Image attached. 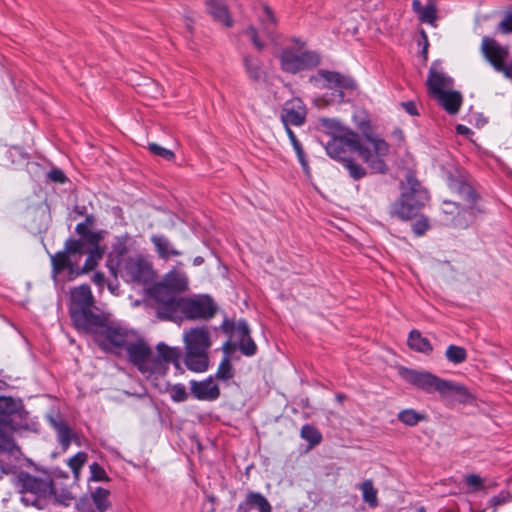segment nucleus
Masks as SVG:
<instances>
[{"label":"nucleus","instance_id":"nucleus-26","mask_svg":"<svg viewBox=\"0 0 512 512\" xmlns=\"http://www.w3.org/2000/svg\"><path fill=\"white\" fill-rule=\"evenodd\" d=\"M75 232L79 235L77 240L82 242V247H85V245L101 242L107 234L106 230L99 229L93 231L90 227L82 223H78L76 225Z\"/></svg>","mask_w":512,"mask_h":512},{"label":"nucleus","instance_id":"nucleus-34","mask_svg":"<svg viewBox=\"0 0 512 512\" xmlns=\"http://www.w3.org/2000/svg\"><path fill=\"white\" fill-rule=\"evenodd\" d=\"M341 163L353 180H360L367 175L366 169L351 157L346 158Z\"/></svg>","mask_w":512,"mask_h":512},{"label":"nucleus","instance_id":"nucleus-59","mask_svg":"<svg viewBox=\"0 0 512 512\" xmlns=\"http://www.w3.org/2000/svg\"><path fill=\"white\" fill-rule=\"evenodd\" d=\"M82 224H85L87 225L88 227H92L95 223V217L94 215L90 214V215H87L84 219V221L81 222Z\"/></svg>","mask_w":512,"mask_h":512},{"label":"nucleus","instance_id":"nucleus-25","mask_svg":"<svg viewBox=\"0 0 512 512\" xmlns=\"http://www.w3.org/2000/svg\"><path fill=\"white\" fill-rule=\"evenodd\" d=\"M185 364L194 372H204L208 368L209 359L207 351L186 350Z\"/></svg>","mask_w":512,"mask_h":512},{"label":"nucleus","instance_id":"nucleus-29","mask_svg":"<svg viewBox=\"0 0 512 512\" xmlns=\"http://www.w3.org/2000/svg\"><path fill=\"white\" fill-rule=\"evenodd\" d=\"M407 344L410 349L426 355L430 354L433 351V347L429 339L423 337L418 330H412L409 333Z\"/></svg>","mask_w":512,"mask_h":512},{"label":"nucleus","instance_id":"nucleus-46","mask_svg":"<svg viewBox=\"0 0 512 512\" xmlns=\"http://www.w3.org/2000/svg\"><path fill=\"white\" fill-rule=\"evenodd\" d=\"M430 229L429 219L420 215V217L412 224V231L415 236H423Z\"/></svg>","mask_w":512,"mask_h":512},{"label":"nucleus","instance_id":"nucleus-12","mask_svg":"<svg viewBox=\"0 0 512 512\" xmlns=\"http://www.w3.org/2000/svg\"><path fill=\"white\" fill-rule=\"evenodd\" d=\"M319 80H323L325 82V87L337 89L335 95L338 102H342L344 100L345 95L343 90H354L357 88V84L352 77L336 71L321 69L316 75H313L310 78L311 82H317Z\"/></svg>","mask_w":512,"mask_h":512},{"label":"nucleus","instance_id":"nucleus-36","mask_svg":"<svg viewBox=\"0 0 512 512\" xmlns=\"http://www.w3.org/2000/svg\"><path fill=\"white\" fill-rule=\"evenodd\" d=\"M320 123L331 137H336L344 132L352 131L351 129L344 127L341 122L336 119L322 118L320 119Z\"/></svg>","mask_w":512,"mask_h":512},{"label":"nucleus","instance_id":"nucleus-57","mask_svg":"<svg viewBox=\"0 0 512 512\" xmlns=\"http://www.w3.org/2000/svg\"><path fill=\"white\" fill-rule=\"evenodd\" d=\"M456 132L459 135H464V136H469V135L473 134L472 130L463 124H458L456 126Z\"/></svg>","mask_w":512,"mask_h":512},{"label":"nucleus","instance_id":"nucleus-37","mask_svg":"<svg viewBox=\"0 0 512 512\" xmlns=\"http://www.w3.org/2000/svg\"><path fill=\"white\" fill-rule=\"evenodd\" d=\"M363 500L370 506L376 507L378 505L377 490L374 488L371 480H366L360 485Z\"/></svg>","mask_w":512,"mask_h":512},{"label":"nucleus","instance_id":"nucleus-27","mask_svg":"<svg viewBox=\"0 0 512 512\" xmlns=\"http://www.w3.org/2000/svg\"><path fill=\"white\" fill-rule=\"evenodd\" d=\"M412 9L422 23L430 25L435 24L437 19V8L433 2H428L423 6L420 0H413Z\"/></svg>","mask_w":512,"mask_h":512},{"label":"nucleus","instance_id":"nucleus-50","mask_svg":"<svg viewBox=\"0 0 512 512\" xmlns=\"http://www.w3.org/2000/svg\"><path fill=\"white\" fill-rule=\"evenodd\" d=\"M90 472H91L92 480H95V481L108 480L105 470L97 463H93L90 465Z\"/></svg>","mask_w":512,"mask_h":512},{"label":"nucleus","instance_id":"nucleus-4","mask_svg":"<svg viewBox=\"0 0 512 512\" xmlns=\"http://www.w3.org/2000/svg\"><path fill=\"white\" fill-rule=\"evenodd\" d=\"M87 246V257L83 266H80L84 253L82 242L76 240V238H68L64 243L63 251L50 255L52 274L56 276L63 271H67L70 276L76 277L95 270L105 255L106 246L101 245V242Z\"/></svg>","mask_w":512,"mask_h":512},{"label":"nucleus","instance_id":"nucleus-23","mask_svg":"<svg viewBox=\"0 0 512 512\" xmlns=\"http://www.w3.org/2000/svg\"><path fill=\"white\" fill-rule=\"evenodd\" d=\"M206 6L213 19L225 27H231L233 20L224 0H206Z\"/></svg>","mask_w":512,"mask_h":512},{"label":"nucleus","instance_id":"nucleus-58","mask_svg":"<svg viewBox=\"0 0 512 512\" xmlns=\"http://www.w3.org/2000/svg\"><path fill=\"white\" fill-rule=\"evenodd\" d=\"M284 127H285V131L287 133V136L290 140L291 145H294L295 143L299 142V140L297 139L295 133L290 128V126H284Z\"/></svg>","mask_w":512,"mask_h":512},{"label":"nucleus","instance_id":"nucleus-51","mask_svg":"<svg viewBox=\"0 0 512 512\" xmlns=\"http://www.w3.org/2000/svg\"><path fill=\"white\" fill-rule=\"evenodd\" d=\"M466 484L473 487L474 490H479L483 487V480L476 474L466 476Z\"/></svg>","mask_w":512,"mask_h":512},{"label":"nucleus","instance_id":"nucleus-15","mask_svg":"<svg viewBox=\"0 0 512 512\" xmlns=\"http://www.w3.org/2000/svg\"><path fill=\"white\" fill-rule=\"evenodd\" d=\"M482 51L485 58L490 62L496 71L506 72L507 65L504 64L508 49L501 46L495 39L484 37L482 40Z\"/></svg>","mask_w":512,"mask_h":512},{"label":"nucleus","instance_id":"nucleus-43","mask_svg":"<svg viewBox=\"0 0 512 512\" xmlns=\"http://www.w3.org/2000/svg\"><path fill=\"white\" fill-rule=\"evenodd\" d=\"M292 147L297 155V159L302 167L304 174L309 177L311 175V170H310L307 156L302 147V144L299 141V142L295 143L294 145H292Z\"/></svg>","mask_w":512,"mask_h":512},{"label":"nucleus","instance_id":"nucleus-47","mask_svg":"<svg viewBox=\"0 0 512 512\" xmlns=\"http://www.w3.org/2000/svg\"><path fill=\"white\" fill-rule=\"evenodd\" d=\"M86 462V454L79 452L73 458L69 460V466L74 473L75 478H78L81 467Z\"/></svg>","mask_w":512,"mask_h":512},{"label":"nucleus","instance_id":"nucleus-24","mask_svg":"<svg viewBox=\"0 0 512 512\" xmlns=\"http://www.w3.org/2000/svg\"><path fill=\"white\" fill-rule=\"evenodd\" d=\"M150 241L154 245L158 256L163 260H168L172 256L182 255V252L175 249L165 235H152Z\"/></svg>","mask_w":512,"mask_h":512},{"label":"nucleus","instance_id":"nucleus-1","mask_svg":"<svg viewBox=\"0 0 512 512\" xmlns=\"http://www.w3.org/2000/svg\"><path fill=\"white\" fill-rule=\"evenodd\" d=\"M95 310L97 308L88 284L71 290L69 314L75 328L90 335L103 351L120 355L131 340L130 332Z\"/></svg>","mask_w":512,"mask_h":512},{"label":"nucleus","instance_id":"nucleus-61","mask_svg":"<svg viewBox=\"0 0 512 512\" xmlns=\"http://www.w3.org/2000/svg\"><path fill=\"white\" fill-rule=\"evenodd\" d=\"M505 75L512 80V61L507 65Z\"/></svg>","mask_w":512,"mask_h":512},{"label":"nucleus","instance_id":"nucleus-19","mask_svg":"<svg viewBox=\"0 0 512 512\" xmlns=\"http://www.w3.org/2000/svg\"><path fill=\"white\" fill-rule=\"evenodd\" d=\"M441 399L447 402L468 404L473 402L474 397L464 385L446 380L441 394Z\"/></svg>","mask_w":512,"mask_h":512},{"label":"nucleus","instance_id":"nucleus-13","mask_svg":"<svg viewBox=\"0 0 512 512\" xmlns=\"http://www.w3.org/2000/svg\"><path fill=\"white\" fill-rule=\"evenodd\" d=\"M124 276L128 281L146 284L152 280V265L142 256L129 257L123 266Z\"/></svg>","mask_w":512,"mask_h":512},{"label":"nucleus","instance_id":"nucleus-31","mask_svg":"<svg viewBox=\"0 0 512 512\" xmlns=\"http://www.w3.org/2000/svg\"><path fill=\"white\" fill-rule=\"evenodd\" d=\"M397 419L405 426L413 427L420 422L427 420V415L424 412L417 411L412 408L403 409L398 412Z\"/></svg>","mask_w":512,"mask_h":512},{"label":"nucleus","instance_id":"nucleus-28","mask_svg":"<svg viewBox=\"0 0 512 512\" xmlns=\"http://www.w3.org/2000/svg\"><path fill=\"white\" fill-rule=\"evenodd\" d=\"M243 65L245 72L252 81L259 82L264 79L265 71L258 58L246 54L243 56Z\"/></svg>","mask_w":512,"mask_h":512},{"label":"nucleus","instance_id":"nucleus-7","mask_svg":"<svg viewBox=\"0 0 512 512\" xmlns=\"http://www.w3.org/2000/svg\"><path fill=\"white\" fill-rule=\"evenodd\" d=\"M217 312V306L211 296L198 294L183 297L175 303L159 320L181 323L183 320H208Z\"/></svg>","mask_w":512,"mask_h":512},{"label":"nucleus","instance_id":"nucleus-32","mask_svg":"<svg viewBox=\"0 0 512 512\" xmlns=\"http://www.w3.org/2000/svg\"><path fill=\"white\" fill-rule=\"evenodd\" d=\"M260 8H261V12L258 14V20H259L262 28L265 31L269 32L277 26L278 19L275 15L274 11L268 4L262 3L260 5Z\"/></svg>","mask_w":512,"mask_h":512},{"label":"nucleus","instance_id":"nucleus-60","mask_svg":"<svg viewBox=\"0 0 512 512\" xmlns=\"http://www.w3.org/2000/svg\"><path fill=\"white\" fill-rule=\"evenodd\" d=\"M203 262H204V258L201 256H197L193 259L194 266H200L201 264H203Z\"/></svg>","mask_w":512,"mask_h":512},{"label":"nucleus","instance_id":"nucleus-30","mask_svg":"<svg viewBox=\"0 0 512 512\" xmlns=\"http://www.w3.org/2000/svg\"><path fill=\"white\" fill-rule=\"evenodd\" d=\"M55 427L59 443L63 448H67L72 443L78 446L81 445L80 438L77 436L76 433L72 431V429L68 425L60 422L57 423Z\"/></svg>","mask_w":512,"mask_h":512},{"label":"nucleus","instance_id":"nucleus-56","mask_svg":"<svg viewBox=\"0 0 512 512\" xmlns=\"http://www.w3.org/2000/svg\"><path fill=\"white\" fill-rule=\"evenodd\" d=\"M92 281L98 287H100V288L103 287L104 283H105V275H104V273H102L100 271L95 272L93 277H92Z\"/></svg>","mask_w":512,"mask_h":512},{"label":"nucleus","instance_id":"nucleus-40","mask_svg":"<svg viewBox=\"0 0 512 512\" xmlns=\"http://www.w3.org/2000/svg\"><path fill=\"white\" fill-rule=\"evenodd\" d=\"M234 376L232 364L227 356L220 362L215 377L222 381H228Z\"/></svg>","mask_w":512,"mask_h":512},{"label":"nucleus","instance_id":"nucleus-20","mask_svg":"<svg viewBox=\"0 0 512 512\" xmlns=\"http://www.w3.org/2000/svg\"><path fill=\"white\" fill-rule=\"evenodd\" d=\"M22 491L37 495H46L52 492V481L48 476L38 478L29 474H21L19 477Z\"/></svg>","mask_w":512,"mask_h":512},{"label":"nucleus","instance_id":"nucleus-10","mask_svg":"<svg viewBox=\"0 0 512 512\" xmlns=\"http://www.w3.org/2000/svg\"><path fill=\"white\" fill-rule=\"evenodd\" d=\"M399 374L404 381L417 389L427 394L438 393L441 397L446 379L428 371H418L406 367L400 368Z\"/></svg>","mask_w":512,"mask_h":512},{"label":"nucleus","instance_id":"nucleus-39","mask_svg":"<svg viewBox=\"0 0 512 512\" xmlns=\"http://www.w3.org/2000/svg\"><path fill=\"white\" fill-rule=\"evenodd\" d=\"M109 491L103 488H97L94 492H92V499L99 510V512L106 511L110 502L108 500Z\"/></svg>","mask_w":512,"mask_h":512},{"label":"nucleus","instance_id":"nucleus-42","mask_svg":"<svg viewBox=\"0 0 512 512\" xmlns=\"http://www.w3.org/2000/svg\"><path fill=\"white\" fill-rule=\"evenodd\" d=\"M224 326L226 332L236 331L238 334V339L250 335V328L244 319H240L236 324L225 323Z\"/></svg>","mask_w":512,"mask_h":512},{"label":"nucleus","instance_id":"nucleus-33","mask_svg":"<svg viewBox=\"0 0 512 512\" xmlns=\"http://www.w3.org/2000/svg\"><path fill=\"white\" fill-rule=\"evenodd\" d=\"M300 436L308 443L309 448L319 445L322 441L321 432L311 424H305L302 426Z\"/></svg>","mask_w":512,"mask_h":512},{"label":"nucleus","instance_id":"nucleus-48","mask_svg":"<svg viewBox=\"0 0 512 512\" xmlns=\"http://www.w3.org/2000/svg\"><path fill=\"white\" fill-rule=\"evenodd\" d=\"M244 33L250 38L257 50L262 51L265 48V43L259 39L258 31L254 26H249Z\"/></svg>","mask_w":512,"mask_h":512},{"label":"nucleus","instance_id":"nucleus-3","mask_svg":"<svg viewBox=\"0 0 512 512\" xmlns=\"http://www.w3.org/2000/svg\"><path fill=\"white\" fill-rule=\"evenodd\" d=\"M367 140L372 145L373 150L361 143L358 133L347 131L336 137H331L325 144V150L329 157L339 162L348 158V152H357L372 173H386L388 166L384 157L389 153V144L379 136H367Z\"/></svg>","mask_w":512,"mask_h":512},{"label":"nucleus","instance_id":"nucleus-17","mask_svg":"<svg viewBox=\"0 0 512 512\" xmlns=\"http://www.w3.org/2000/svg\"><path fill=\"white\" fill-rule=\"evenodd\" d=\"M129 239L130 236L127 233L118 235L114 239L111 251L107 254L106 260V267L112 274H116V272L120 269L124 257L128 253Z\"/></svg>","mask_w":512,"mask_h":512},{"label":"nucleus","instance_id":"nucleus-55","mask_svg":"<svg viewBox=\"0 0 512 512\" xmlns=\"http://www.w3.org/2000/svg\"><path fill=\"white\" fill-rule=\"evenodd\" d=\"M401 107L405 110V112L411 116H418L419 112L414 101H406L400 103Z\"/></svg>","mask_w":512,"mask_h":512},{"label":"nucleus","instance_id":"nucleus-52","mask_svg":"<svg viewBox=\"0 0 512 512\" xmlns=\"http://www.w3.org/2000/svg\"><path fill=\"white\" fill-rule=\"evenodd\" d=\"M499 29L504 34L512 33V13H508L499 23Z\"/></svg>","mask_w":512,"mask_h":512},{"label":"nucleus","instance_id":"nucleus-64","mask_svg":"<svg viewBox=\"0 0 512 512\" xmlns=\"http://www.w3.org/2000/svg\"><path fill=\"white\" fill-rule=\"evenodd\" d=\"M336 399H337V401H338V402H342V401L345 399V396H344V395H342V394H338V395L336 396Z\"/></svg>","mask_w":512,"mask_h":512},{"label":"nucleus","instance_id":"nucleus-21","mask_svg":"<svg viewBox=\"0 0 512 512\" xmlns=\"http://www.w3.org/2000/svg\"><path fill=\"white\" fill-rule=\"evenodd\" d=\"M186 350L208 351L211 346L209 331L206 327L191 329L185 334Z\"/></svg>","mask_w":512,"mask_h":512},{"label":"nucleus","instance_id":"nucleus-53","mask_svg":"<svg viewBox=\"0 0 512 512\" xmlns=\"http://www.w3.org/2000/svg\"><path fill=\"white\" fill-rule=\"evenodd\" d=\"M48 177L53 181L57 183H64L66 181V176L63 173L62 170L58 168H54L49 171Z\"/></svg>","mask_w":512,"mask_h":512},{"label":"nucleus","instance_id":"nucleus-41","mask_svg":"<svg viewBox=\"0 0 512 512\" xmlns=\"http://www.w3.org/2000/svg\"><path fill=\"white\" fill-rule=\"evenodd\" d=\"M238 348L247 357L254 356L257 353V345L250 335L238 340Z\"/></svg>","mask_w":512,"mask_h":512},{"label":"nucleus","instance_id":"nucleus-5","mask_svg":"<svg viewBox=\"0 0 512 512\" xmlns=\"http://www.w3.org/2000/svg\"><path fill=\"white\" fill-rule=\"evenodd\" d=\"M188 287L189 278L187 274L176 267L168 271L161 281L153 284L148 289V301L156 317L159 319L180 298H183L184 296H181V294L187 291Z\"/></svg>","mask_w":512,"mask_h":512},{"label":"nucleus","instance_id":"nucleus-2","mask_svg":"<svg viewBox=\"0 0 512 512\" xmlns=\"http://www.w3.org/2000/svg\"><path fill=\"white\" fill-rule=\"evenodd\" d=\"M125 351L129 362L159 389L161 384L156 381L166 375L169 365L173 364L176 368H180L181 349L170 347L162 342L157 344L156 354L152 353L149 345L142 339L130 340Z\"/></svg>","mask_w":512,"mask_h":512},{"label":"nucleus","instance_id":"nucleus-22","mask_svg":"<svg viewBox=\"0 0 512 512\" xmlns=\"http://www.w3.org/2000/svg\"><path fill=\"white\" fill-rule=\"evenodd\" d=\"M438 104L451 115H455L459 112L463 102V97L459 91L446 90L433 97Z\"/></svg>","mask_w":512,"mask_h":512},{"label":"nucleus","instance_id":"nucleus-16","mask_svg":"<svg viewBox=\"0 0 512 512\" xmlns=\"http://www.w3.org/2000/svg\"><path fill=\"white\" fill-rule=\"evenodd\" d=\"M189 386L191 395L199 401L212 402L217 400L220 396L219 385L212 376L201 381L191 380Z\"/></svg>","mask_w":512,"mask_h":512},{"label":"nucleus","instance_id":"nucleus-63","mask_svg":"<svg viewBox=\"0 0 512 512\" xmlns=\"http://www.w3.org/2000/svg\"><path fill=\"white\" fill-rule=\"evenodd\" d=\"M223 350L226 354H229L231 351H230V344L227 342L224 347H223Z\"/></svg>","mask_w":512,"mask_h":512},{"label":"nucleus","instance_id":"nucleus-11","mask_svg":"<svg viewBox=\"0 0 512 512\" xmlns=\"http://www.w3.org/2000/svg\"><path fill=\"white\" fill-rule=\"evenodd\" d=\"M17 411L12 397L0 396V448H19L13 441L15 428L10 416Z\"/></svg>","mask_w":512,"mask_h":512},{"label":"nucleus","instance_id":"nucleus-6","mask_svg":"<svg viewBox=\"0 0 512 512\" xmlns=\"http://www.w3.org/2000/svg\"><path fill=\"white\" fill-rule=\"evenodd\" d=\"M400 190V197L390 205L389 214L391 217L408 221L417 216L429 201L430 195L411 172L407 173L405 181L401 182Z\"/></svg>","mask_w":512,"mask_h":512},{"label":"nucleus","instance_id":"nucleus-9","mask_svg":"<svg viewBox=\"0 0 512 512\" xmlns=\"http://www.w3.org/2000/svg\"><path fill=\"white\" fill-rule=\"evenodd\" d=\"M279 60L284 72L296 74L317 67L321 62V56L316 51L284 48Z\"/></svg>","mask_w":512,"mask_h":512},{"label":"nucleus","instance_id":"nucleus-35","mask_svg":"<svg viewBox=\"0 0 512 512\" xmlns=\"http://www.w3.org/2000/svg\"><path fill=\"white\" fill-rule=\"evenodd\" d=\"M247 503L252 507L256 508L259 512H271L272 507L268 500L260 493L250 492L247 495Z\"/></svg>","mask_w":512,"mask_h":512},{"label":"nucleus","instance_id":"nucleus-54","mask_svg":"<svg viewBox=\"0 0 512 512\" xmlns=\"http://www.w3.org/2000/svg\"><path fill=\"white\" fill-rule=\"evenodd\" d=\"M510 500V495L508 493H500L497 496H494L490 499V504L494 507L500 506L502 504L507 503Z\"/></svg>","mask_w":512,"mask_h":512},{"label":"nucleus","instance_id":"nucleus-38","mask_svg":"<svg viewBox=\"0 0 512 512\" xmlns=\"http://www.w3.org/2000/svg\"><path fill=\"white\" fill-rule=\"evenodd\" d=\"M445 356L447 360L453 364H461L467 359L465 348L456 345H449L446 349Z\"/></svg>","mask_w":512,"mask_h":512},{"label":"nucleus","instance_id":"nucleus-18","mask_svg":"<svg viewBox=\"0 0 512 512\" xmlns=\"http://www.w3.org/2000/svg\"><path fill=\"white\" fill-rule=\"evenodd\" d=\"M426 84L429 94L434 97L446 90H450L454 85V81L450 76L446 75L443 71L436 69L433 65L429 69Z\"/></svg>","mask_w":512,"mask_h":512},{"label":"nucleus","instance_id":"nucleus-49","mask_svg":"<svg viewBox=\"0 0 512 512\" xmlns=\"http://www.w3.org/2000/svg\"><path fill=\"white\" fill-rule=\"evenodd\" d=\"M51 493L54 494L56 502L63 506H70L72 504V502L74 501L73 495L66 490L57 492L52 488Z\"/></svg>","mask_w":512,"mask_h":512},{"label":"nucleus","instance_id":"nucleus-8","mask_svg":"<svg viewBox=\"0 0 512 512\" xmlns=\"http://www.w3.org/2000/svg\"><path fill=\"white\" fill-rule=\"evenodd\" d=\"M449 188L467 203L466 207L460 209L456 202L444 200L443 213L451 215V225L455 228H467L475 218L477 194L471 185L461 180H451Z\"/></svg>","mask_w":512,"mask_h":512},{"label":"nucleus","instance_id":"nucleus-44","mask_svg":"<svg viewBox=\"0 0 512 512\" xmlns=\"http://www.w3.org/2000/svg\"><path fill=\"white\" fill-rule=\"evenodd\" d=\"M169 393L174 402H184L188 399L186 387L181 383L172 385L169 389Z\"/></svg>","mask_w":512,"mask_h":512},{"label":"nucleus","instance_id":"nucleus-14","mask_svg":"<svg viewBox=\"0 0 512 512\" xmlns=\"http://www.w3.org/2000/svg\"><path fill=\"white\" fill-rule=\"evenodd\" d=\"M307 109L300 98H293L284 103L281 109V121L284 126H302L306 122Z\"/></svg>","mask_w":512,"mask_h":512},{"label":"nucleus","instance_id":"nucleus-62","mask_svg":"<svg viewBox=\"0 0 512 512\" xmlns=\"http://www.w3.org/2000/svg\"><path fill=\"white\" fill-rule=\"evenodd\" d=\"M422 36L425 39V46L423 48V53H426L427 52V46H428V40H427V36H426L424 31H422Z\"/></svg>","mask_w":512,"mask_h":512},{"label":"nucleus","instance_id":"nucleus-45","mask_svg":"<svg viewBox=\"0 0 512 512\" xmlns=\"http://www.w3.org/2000/svg\"><path fill=\"white\" fill-rule=\"evenodd\" d=\"M148 149L152 154L159 156L167 161H171L175 158V154L172 150L164 148L156 143H149Z\"/></svg>","mask_w":512,"mask_h":512}]
</instances>
